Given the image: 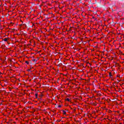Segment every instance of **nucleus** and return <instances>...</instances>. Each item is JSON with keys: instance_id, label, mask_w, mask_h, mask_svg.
<instances>
[{"instance_id": "f257e3e1", "label": "nucleus", "mask_w": 124, "mask_h": 124, "mask_svg": "<svg viewBox=\"0 0 124 124\" xmlns=\"http://www.w3.org/2000/svg\"><path fill=\"white\" fill-rule=\"evenodd\" d=\"M109 77H112V73L111 72L109 73Z\"/></svg>"}, {"instance_id": "f03ea898", "label": "nucleus", "mask_w": 124, "mask_h": 124, "mask_svg": "<svg viewBox=\"0 0 124 124\" xmlns=\"http://www.w3.org/2000/svg\"><path fill=\"white\" fill-rule=\"evenodd\" d=\"M4 41L5 42H6L7 41V38H5L4 39H3Z\"/></svg>"}, {"instance_id": "7ed1b4c3", "label": "nucleus", "mask_w": 124, "mask_h": 124, "mask_svg": "<svg viewBox=\"0 0 124 124\" xmlns=\"http://www.w3.org/2000/svg\"><path fill=\"white\" fill-rule=\"evenodd\" d=\"M66 100H67V101H68V102L70 101V100L68 98H66Z\"/></svg>"}, {"instance_id": "20e7f679", "label": "nucleus", "mask_w": 124, "mask_h": 124, "mask_svg": "<svg viewBox=\"0 0 124 124\" xmlns=\"http://www.w3.org/2000/svg\"><path fill=\"white\" fill-rule=\"evenodd\" d=\"M63 112L64 115H65V114H66V112L64 110H63Z\"/></svg>"}, {"instance_id": "39448f33", "label": "nucleus", "mask_w": 124, "mask_h": 124, "mask_svg": "<svg viewBox=\"0 0 124 124\" xmlns=\"http://www.w3.org/2000/svg\"><path fill=\"white\" fill-rule=\"evenodd\" d=\"M32 61L33 62H36V61L37 60H36V59H33Z\"/></svg>"}, {"instance_id": "423d86ee", "label": "nucleus", "mask_w": 124, "mask_h": 124, "mask_svg": "<svg viewBox=\"0 0 124 124\" xmlns=\"http://www.w3.org/2000/svg\"><path fill=\"white\" fill-rule=\"evenodd\" d=\"M35 96H36V98H37V96H38V94L36 93V94H35Z\"/></svg>"}, {"instance_id": "0eeeda50", "label": "nucleus", "mask_w": 124, "mask_h": 124, "mask_svg": "<svg viewBox=\"0 0 124 124\" xmlns=\"http://www.w3.org/2000/svg\"><path fill=\"white\" fill-rule=\"evenodd\" d=\"M25 62H26V63H27V64H29V62L26 61Z\"/></svg>"}, {"instance_id": "6e6552de", "label": "nucleus", "mask_w": 124, "mask_h": 124, "mask_svg": "<svg viewBox=\"0 0 124 124\" xmlns=\"http://www.w3.org/2000/svg\"><path fill=\"white\" fill-rule=\"evenodd\" d=\"M58 107H59L60 108H61V107H62V106L59 105V106H58Z\"/></svg>"}, {"instance_id": "1a4fd4ad", "label": "nucleus", "mask_w": 124, "mask_h": 124, "mask_svg": "<svg viewBox=\"0 0 124 124\" xmlns=\"http://www.w3.org/2000/svg\"><path fill=\"white\" fill-rule=\"evenodd\" d=\"M28 71H31V69L28 70Z\"/></svg>"}, {"instance_id": "9d476101", "label": "nucleus", "mask_w": 124, "mask_h": 124, "mask_svg": "<svg viewBox=\"0 0 124 124\" xmlns=\"http://www.w3.org/2000/svg\"><path fill=\"white\" fill-rule=\"evenodd\" d=\"M93 19H95L94 16H93Z\"/></svg>"}, {"instance_id": "9b49d317", "label": "nucleus", "mask_w": 124, "mask_h": 124, "mask_svg": "<svg viewBox=\"0 0 124 124\" xmlns=\"http://www.w3.org/2000/svg\"><path fill=\"white\" fill-rule=\"evenodd\" d=\"M95 20L96 21V20H97V18H95Z\"/></svg>"}, {"instance_id": "f8f14e48", "label": "nucleus", "mask_w": 124, "mask_h": 124, "mask_svg": "<svg viewBox=\"0 0 124 124\" xmlns=\"http://www.w3.org/2000/svg\"><path fill=\"white\" fill-rule=\"evenodd\" d=\"M95 106H96V104H95V105H94Z\"/></svg>"}, {"instance_id": "ddd939ff", "label": "nucleus", "mask_w": 124, "mask_h": 124, "mask_svg": "<svg viewBox=\"0 0 124 124\" xmlns=\"http://www.w3.org/2000/svg\"><path fill=\"white\" fill-rule=\"evenodd\" d=\"M71 109H72V108H71Z\"/></svg>"}]
</instances>
